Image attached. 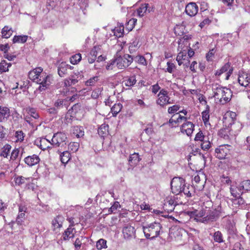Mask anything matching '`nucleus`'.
I'll list each match as a JSON object with an SVG mask.
<instances>
[{
    "label": "nucleus",
    "instance_id": "nucleus-1",
    "mask_svg": "<svg viewBox=\"0 0 250 250\" xmlns=\"http://www.w3.org/2000/svg\"><path fill=\"white\" fill-rule=\"evenodd\" d=\"M191 214L194 216V220L197 222L208 224L216 221L221 215V207L218 206L217 208L211 210L204 204L201 210H195L191 212Z\"/></svg>",
    "mask_w": 250,
    "mask_h": 250
},
{
    "label": "nucleus",
    "instance_id": "nucleus-2",
    "mask_svg": "<svg viewBox=\"0 0 250 250\" xmlns=\"http://www.w3.org/2000/svg\"><path fill=\"white\" fill-rule=\"evenodd\" d=\"M212 90L213 97L220 104H225L231 100L232 94L230 89L215 83L212 84Z\"/></svg>",
    "mask_w": 250,
    "mask_h": 250
},
{
    "label": "nucleus",
    "instance_id": "nucleus-3",
    "mask_svg": "<svg viewBox=\"0 0 250 250\" xmlns=\"http://www.w3.org/2000/svg\"><path fill=\"white\" fill-rule=\"evenodd\" d=\"M133 55L125 54L123 57L117 55L115 59L110 61L106 66L107 70H112L113 66L116 65L119 69H124L128 67L133 61Z\"/></svg>",
    "mask_w": 250,
    "mask_h": 250
},
{
    "label": "nucleus",
    "instance_id": "nucleus-4",
    "mask_svg": "<svg viewBox=\"0 0 250 250\" xmlns=\"http://www.w3.org/2000/svg\"><path fill=\"white\" fill-rule=\"evenodd\" d=\"M143 229L146 238L150 240L155 239L163 232L162 225L157 222L144 226Z\"/></svg>",
    "mask_w": 250,
    "mask_h": 250
},
{
    "label": "nucleus",
    "instance_id": "nucleus-5",
    "mask_svg": "<svg viewBox=\"0 0 250 250\" xmlns=\"http://www.w3.org/2000/svg\"><path fill=\"white\" fill-rule=\"evenodd\" d=\"M67 137L63 132H57L54 134L52 139V145L54 147H63L66 145Z\"/></svg>",
    "mask_w": 250,
    "mask_h": 250
},
{
    "label": "nucleus",
    "instance_id": "nucleus-6",
    "mask_svg": "<svg viewBox=\"0 0 250 250\" xmlns=\"http://www.w3.org/2000/svg\"><path fill=\"white\" fill-rule=\"evenodd\" d=\"M185 186V181L181 177H174L171 181L172 192L175 194L182 193V189Z\"/></svg>",
    "mask_w": 250,
    "mask_h": 250
},
{
    "label": "nucleus",
    "instance_id": "nucleus-7",
    "mask_svg": "<svg viewBox=\"0 0 250 250\" xmlns=\"http://www.w3.org/2000/svg\"><path fill=\"white\" fill-rule=\"evenodd\" d=\"M39 81L36 83L40 84L38 89L40 91L45 90L52 83L53 78L51 75H46L45 73L40 77Z\"/></svg>",
    "mask_w": 250,
    "mask_h": 250
},
{
    "label": "nucleus",
    "instance_id": "nucleus-8",
    "mask_svg": "<svg viewBox=\"0 0 250 250\" xmlns=\"http://www.w3.org/2000/svg\"><path fill=\"white\" fill-rule=\"evenodd\" d=\"M158 99L156 103L161 106H164L168 104H172L173 102L170 101V98L168 96V92L165 89H162L158 95Z\"/></svg>",
    "mask_w": 250,
    "mask_h": 250
},
{
    "label": "nucleus",
    "instance_id": "nucleus-9",
    "mask_svg": "<svg viewBox=\"0 0 250 250\" xmlns=\"http://www.w3.org/2000/svg\"><path fill=\"white\" fill-rule=\"evenodd\" d=\"M230 146L223 145L219 146L215 150V156L219 159H225L229 152Z\"/></svg>",
    "mask_w": 250,
    "mask_h": 250
},
{
    "label": "nucleus",
    "instance_id": "nucleus-10",
    "mask_svg": "<svg viewBox=\"0 0 250 250\" xmlns=\"http://www.w3.org/2000/svg\"><path fill=\"white\" fill-rule=\"evenodd\" d=\"M236 114L232 111H228L224 115L223 121L226 126L229 127L234 123L236 120Z\"/></svg>",
    "mask_w": 250,
    "mask_h": 250
},
{
    "label": "nucleus",
    "instance_id": "nucleus-11",
    "mask_svg": "<svg viewBox=\"0 0 250 250\" xmlns=\"http://www.w3.org/2000/svg\"><path fill=\"white\" fill-rule=\"evenodd\" d=\"M35 144L42 150L52 148V141L50 142L45 138H38L35 141Z\"/></svg>",
    "mask_w": 250,
    "mask_h": 250
},
{
    "label": "nucleus",
    "instance_id": "nucleus-12",
    "mask_svg": "<svg viewBox=\"0 0 250 250\" xmlns=\"http://www.w3.org/2000/svg\"><path fill=\"white\" fill-rule=\"evenodd\" d=\"M194 129V125L191 122L186 121L180 127L181 132L188 136L191 135Z\"/></svg>",
    "mask_w": 250,
    "mask_h": 250
},
{
    "label": "nucleus",
    "instance_id": "nucleus-13",
    "mask_svg": "<svg viewBox=\"0 0 250 250\" xmlns=\"http://www.w3.org/2000/svg\"><path fill=\"white\" fill-rule=\"evenodd\" d=\"M43 69L42 67H37L29 72L28 76L29 78L35 83L38 82L40 77L42 76Z\"/></svg>",
    "mask_w": 250,
    "mask_h": 250
},
{
    "label": "nucleus",
    "instance_id": "nucleus-14",
    "mask_svg": "<svg viewBox=\"0 0 250 250\" xmlns=\"http://www.w3.org/2000/svg\"><path fill=\"white\" fill-rule=\"evenodd\" d=\"M88 239L86 237L79 236L73 241L74 250H82L85 247L86 240Z\"/></svg>",
    "mask_w": 250,
    "mask_h": 250
},
{
    "label": "nucleus",
    "instance_id": "nucleus-15",
    "mask_svg": "<svg viewBox=\"0 0 250 250\" xmlns=\"http://www.w3.org/2000/svg\"><path fill=\"white\" fill-rule=\"evenodd\" d=\"M122 232L125 239H129L135 237V228L130 225H127L125 226L123 229Z\"/></svg>",
    "mask_w": 250,
    "mask_h": 250
},
{
    "label": "nucleus",
    "instance_id": "nucleus-16",
    "mask_svg": "<svg viewBox=\"0 0 250 250\" xmlns=\"http://www.w3.org/2000/svg\"><path fill=\"white\" fill-rule=\"evenodd\" d=\"M81 77L79 73H75L74 75H71L68 78L64 80L63 83L65 86H70L74 85L78 82V79Z\"/></svg>",
    "mask_w": 250,
    "mask_h": 250
},
{
    "label": "nucleus",
    "instance_id": "nucleus-17",
    "mask_svg": "<svg viewBox=\"0 0 250 250\" xmlns=\"http://www.w3.org/2000/svg\"><path fill=\"white\" fill-rule=\"evenodd\" d=\"M238 81L241 85L247 87L250 83V75L246 72H242L239 75Z\"/></svg>",
    "mask_w": 250,
    "mask_h": 250
},
{
    "label": "nucleus",
    "instance_id": "nucleus-18",
    "mask_svg": "<svg viewBox=\"0 0 250 250\" xmlns=\"http://www.w3.org/2000/svg\"><path fill=\"white\" fill-rule=\"evenodd\" d=\"M149 5L148 3H144L141 4L140 7L137 10L138 15L140 17H142L145 15L147 11H148V12L153 11L154 10L153 7H149Z\"/></svg>",
    "mask_w": 250,
    "mask_h": 250
},
{
    "label": "nucleus",
    "instance_id": "nucleus-19",
    "mask_svg": "<svg viewBox=\"0 0 250 250\" xmlns=\"http://www.w3.org/2000/svg\"><path fill=\"white\" fill-rule=\"evenodd\" d=\"M198 11V7L195 3L191 2L186 7V12L188 15L192 17L196 15Z\"/></svg>",
    "mask_w": 250,
    "mask_h": 250
},
{
    "label": "nucleus",
    "instance_id": "nucleus-20",
    "mask_svg": "<svg viewBox=\"0 0 250 250\" xmlns=\"http://www.w3.org/2000/svg\"><path fill=\"white\" fill-rule=\"evenodd\" d=\"M40 161L39 157L35 154L28 156L24 159V162L29 167H32L38 164Z\"/></svg>",
    "mask_w": 250,
    "mask_h": 250
},
{
    "label": "nucleus",
    "instance_id": "nucleus-21",
    "mask_svg": "<svg viewBox=\"0 0 250 250\" xmlns=\"http://www.w3.org/2000/svg\"><path fill=\"white\" fill-rule=\"evenodd\" d=\"M71 66L64 63H61L58 68V73L61 77H63L68 74V70L71 69Z\"/></svg>",
    "mask_w": 250,
    "mask_h": 250
},
{
    "label": "nucleus",
    "instance_id": "nucleus-22",
    "mask_svg": "<svg viewBox=\"0 0 250 250\" xmlns=\"http://www.w3.org/2000/svg\"><path fill=\"white\" fill-rule=\"evenodd\" d=\"M176 203L172 199L167 198L164 204L163 208L167 212H170L174 210Z\"/></svg>",
    "mask_w": 250,
    "mask_h": 250
},
{
    "label": "nucleus",
    "instance_id": "nucleus-23",
    "mask_svg": "<svg viewBox=\"0 0 250 250\" xmlns=\"http://www.w3.org/2000/svg\"><path fill=\"white\" fill-rule=\"evenodd\" d=\"M10 109L6 106H0V122L7 120L10 116Z\"/></svg>",
    "mask_w": 250,
    "mask_h": 250
},
{
    "label": "nucleus",
    "instance_id": "nucleus-24",
    "mask_svg": "<svg viewBox=\"0 0 250 250\" xmlns=\"http://www.w3.org/2000/svg\"><path fill=\"white\" fill-rule=\"evenodd\" d=\"M63 221L64 218L61 215H58L54 218L52 222V225L54 227V229L55 230L61 228Z\"/></svg>",
    "mask_w": 250,
    "mask_h": 250
},
{
    "label": "nucleus",
    "instance_id": "nucleus-25",
    "mask_svg": "<svg viewBox=\"0 0 250 250\" xmlns=\"http://www.w3.org/2000/svg\"><path fill=\"white\" fill-rule=\"evenodd\" d=\"M230 192L231 195L235 198L240 197L243 193V191H242L240 186L239 187L231 186L230 188Z\"/></svg>",
    "mask_w": 250,
    "mask_h": 250
},
{
    "label": "nucleus",
    "instance_id": "nucleus-26",
    "mask_svg": "<svg viewBox=\"0 0 250 250\" xmlns=\"http://www.w3.org/2000/svg\"><path fill=\"white\" fill-rule=\"evenodd\" d=\"M74 228H73L70 226L64 232L63 234V239L64 240H69L70 238H73L74 236L73 230Z\"/></svg>",
    "mask_w": 250,
    "mask_h": 250
},
{
    "label": "nucleus",
    "instance_id": "nucleus-27",
    "mask_svg": "<svg viewBox=\"0 0 250 250\" xmlns=\"http://www.w3.org/2000/svg\"><path fill=\"white\" fill-rule=\"evenodd\" d=\"M58 152L60 153V159L62 163H67L71 158L70 153L68 151H65L61 152L58 150Z\"/></svg>",
    "mask_w": 250,
    "mask_h": 250
},
{
    "label": "nucleus",
    "instance_id": "nucleus-28",
    "mask_svg": "<svg viewBox=\"0 0 250 250\" xmlns=\"http://www.w3.org/2000/svg\"><path fill=\"white\" fill-rule=\"evenodd\" d=\"M98 133L102 138H104L108 134V126L105 124H103L99 127Z\"/></svg>",
    "mask_w": 250,
    "mask_h": 250
},
{
    "label": "nucleus",
    "instance_id": "nucleus-29",
    "mask_svg": "<svg viewBox=\"0 0 250 250\" xmlns=\"http://www.w3.org/2000/svg\"><path fill=\"white\" fill-rule=\"evenodd\" d=\"M31 177L25 178L23 176H19L15 178V182L16 185L21 186L24 184H27L30 182Z\"/></svg>",
    "mask_w": 250,
    "mask_h": 250
},
{
    "label": "nucleus",
    "instance_id": "nucleus-30",
    "mask_svg": "<svg viewBox=\"0 0 250 250\" xmlns=\"http://www.w3.org/2000/svg\"><path fill=\"white\" fill-rule=\"evenodd\" d=\"M200 177L199 175H196L194 176L192 181L193 184L199 190L203 188L204 186V182H202L200 183Z\"/></svg>",
    "mask_w": 250,
    "mask_h": 250
},
{
    "label": "nucleus",
    "instance_id": "nucleus-31",
    "mask_svg": "<svg viewBox=\"0 0 250 250\" xmlns=\"http://www.w3.org/2000/svg\"><path fill=\"white\" fill-rule=\"evenodd\" d=\"M11 149V146L9 144H6L0 150V156L7 158Z\"/></svg>",
    "mask_w": 250,
    "mask_h": 250
},
{
    "label": "nucleus",
    "instance_id": "nucleus-32",
    "mask_svg": "<svg viewBox=\"0 0 250 250\" xmlns=\"http://www.w3.org/2000/svg\"><path fill=\"white\" fill-rule=\"evenodd\" d=\"M72 133L73 135L77 138H80L84 135L83 129L81 126H74L73 129Z\"/></svg>",
    "mask_w": 250,
    "mask_h": 250
},
{
    "label": "nucleus",
    "instance_id": "nucleus-33",
    "mask_svg": "<svg viewBox=\"0 0 250 250\" xmlns=\"http://www.w3.org/2000/svg\"><path fill=\"white\" fill-rule=\"evenodd\" d=\"M125 85L126 86L131 87L133 86L136 83L135 76H132L126 78L123 82Z\"/></svg>",
    "mask_w": 250,
    "mask_h": 250
},
{
    "label": "nucleus",
    "instance_id": "nucleus-34",
    "mask_svg": "<svg viewBox=\"0 0 250 250\" xmlns=\"http://www.w3.org/2000/svg\"><path fill=\"white\" fill-rule=\"evenodd\" d=\"M230 67V64L229 62H228L226 63L223 66H222V68L220 69L223 73H224L229 70V72L227 73V75L226 78V80H228L229 79L230 75L232 73L233 69L232 67Z\"/></svg>",
    "mask_w": 250,
    "mask_h": 250
},
{
    "label": "nucleus",
    "instance_id": "nucleus-35",
    "mask_svg": "<svg viewBox=\"0 0 250 250\" xmlns=\"http://www.w3.org/2000/svg\"><path fill=\"white\" fill-rule=\"evenodd\" d=\"M13 31L11 28L7 26H5L1 30L2 37L5 39H8L12 35Z\"/></svg>",
    "mask_w": 250,
    "mask_h": 250
},
{
    "label": "nucleus",
    "instance_id": "nucleus-36",
    "mask_svg": "<svg viewBox=\"0 0 250 250\" xmlns=\"http://www.w3.org/2000/svg\"><path fill=\"white\" fill-rule=\"evenodd\" d=\"M213 239L214 241L216 243H221L224 242L223 234L219 230L215 231L213 233Z\"/></svg>",
    "mask_w": 250,
    "mask_h": 250
},
{
    "label": "nucleus",
    "instance_id": "nucleus-37",
    "mask_svg": "<svg viewBox=\"0 0 250 250\" xmlns=\"http://www.w3.org/2000/svg\"><path fill=\"white\" fill-rule=\"evenodd\" d=\"M137 21V20L136 19L132 18L125 24V29L127 30L128 32L134 28Z\"/></svg>",
    "mask_w": 250,
    "mask_h": 250
},
{
    "label": "nucleus",
    "instance_id": "nucleus-38",
    "mask_svg": "<svg viewBox=\"0 0 250 250\" xmlns=\"http://www.w3.org/2000/svg\"><path fill=\"white\" fill-rule=\"evenodd\" d=\"M201 148L204 150H208L211 147V142L209 141L208 136L205 138V139L202 141L201 144Z\"/></svg>",
    "mask_w": 250,
    "mask_h": 250
},
{
    "label": "nucleus",
    "instance_id": "nucleus-39",
    "mask_svg": "<svg viewBox=\"0 0 250 250\" xmlns=\"http://www.w3.org/2000/svg\"><path fill=\"white\" fill-rule=\"evenodd\" d=\"M129 163L131 165H136L140 161L138 154L134 153L131 155L128 160Z\"/></svg>",
    "mask_w": 250,
    "mask_h": 250
},
{
    "label": "nucleus",
    "instance_id": "nucleus-40",
    "mask_svg": "<svg viewBox=\"0 0 250 250\" xmlns=\"http://www.w3.org/2000/svg\"><path fill=\"white\" fill-rule=\"evenodd\" d=\"M122 105L120 103L115 104L111 107V111L114 116H116L118 113L121 110Z\"/></svg>",
    "mask_w": 250,
    "mask_h": 250
},
{
    "label": "nucleus",
    "instance_id": "nucleus-41",
    "mask_svg": "<svg viewBox=\"0 0 250 250\" xmlns=\"http://www.w3.org/2000/svg\"><path fill=\"white\" fill-rule=\"evenodd\" d=\"M243 192L250 191V180H247L242 182L239 185Z\"/></svg>",
    "mask_w": 250,
    "mask_h": 250
},
{
    "label": "nucleus",
    "instance_id": "nucleus-42",
    "mask_svg": "<svg viewBox=\"0 0 250 250\" xmlns=\"http://www.w3.org/2000/svg\"><path fill=\"white\" fill-rule=\"evenodd\" d=\"M133 60L139 64L143 65L144 66L146 65L147 62L145 58L142 55H136L133 57Z\"/></svg>",
    "mask_w": 250,
    "mask_h": 250
},
{
    "label": "nucleus",
    "instance_id": "nucleus-43",
    "mask_svg": "<svg viewBox=\"0 0 250 250\" xmlns=\"http://www.w3.org/2000/svg\"><path fill=\"white\" fill-rule=\"evenodd\" d=\"M11 66V63H7L5 60L2 61L0 63V72L2 73L8 71Z\"/></svg>",
    "mask_w": 250,
    "mask_h": 250
},
{
    "label": "nucleus",
    "instance_id": "nucleus-44",
    "mask_svg": "<svg viewBox=\"0 0 250 250\" xmlns=\"http://www.w3.org/2000/svg\"><path fill=\"white\" fill-rule=\"evenodd\" d=\"M27 39V36H15L13 39V43H24Z\"/></svg>",
    "mask_w": 250,
    "mask_h": 250
},
{
    "label": "nucleus",
    "instance_id": "nucleus-45",
    "mask_svg": "<svg viewBox=\"0 0 250 250\" xmlns=\"http://www.w3.org/2000/svg\"><path fill=\"white\" fill-rule=\"evenodd\" d=\"M186 54L187 52L186 51H181L178 53L176 57V61L179 65H181L182 64V60H185L186 59Z\"/></svg>",
    "mask_w": 250,
    "mask_h": 250
},
{
    "label": "nucleus",
    "instance_id": "nucleus-46",
    "mask_svg": "<svg viewBox=\"0 0 250 250\" xmlns=\"http://www.w3.org/2000/svg\"><path fill=\"white\" fill-rule=\"evenodd\" d=\"M124 31V27L123 25H121L118 27H116L114 30V35L118 38L121 37L123 36Z\"/></svg>",
    "mask_w": 250,
    "mask_h": 250
},
{
    "label": "nucleus",
    "instance_id": "nucleus-47",
    "mask_svg": "<svg viewBox=\"0 0 250 250\" xmlns=\"http://www.w3.org/2000/svg\"><path fill=\"white\" fill-rule=\"evenodd\" d=\"M81 54L78 53L72 56L70 58V61L72 64H75L78 63L81 60Z\"/></svg>",
    "mask_w": 250,
    "mask_h": 250
},
{
    "label": "nucleus",
    "instance_id": "nucleus-48",
    "mask_svg": "<svg viewBox=\"0 0 250 250\" xmlns=\"http://www.w3.org/2000/svg\"><path fill=\"white\" fill-rule=\"evenodd\" d=\"M96 247L98 250H102V249L107 248L106 241L103 239H100L97 241Z\"/></svg>",
    "mask_w": 250,
    "mask_h": 250
},
{
    "label": "nucleus",
    "instance_id": "nucleus-49",
    "mask_svg": "<svg viewBox=\"0 0 250 250\" xmlns=\"http://www.w3.org/2000/svg\"><path fill=\"white\" fill-rule=\"evenodd\" d=\"M98 80L99 79L98 76H94L85 82V85L86 86L94 85Z\"/></svg>",
    "mask_w": 250,
    "mask_h": 250
},
{
    "label": "nucleus",
    "instance_id": "nucleus-50",
    "mask_svg": "<svg viewBox=\"0 0 250 250\" xmlns=\"http://www.w3.org/2000/svg\"><path fill=\"white\" fill-rule=\"evenodd\" d=\"M15 137L17 138L16 142H21L23 141L24 135L23 132L21 130L17 131L15 133Z\"/></svg>",
    "mask_w": 250,
    "mask_h": 250
},
{
    "label": "nucleus",
    "instance_id": "nucleus-51",
    "mask_svg": "<svg viewBox=\"0 0 250 250\" xmlns=\"http://www.w3.org/2000/svg\"><path fill=\"white\" fill-rule=\"evenodd\" d=\"M79 147V144L77 142L70 143L68 145V148L71 149L73 152H76Z\"/></svg>",
    "mask_w": 250,
    "mask_h": 250
},
{
    "label": "nucleus",
    "instance_id": "nucleus-52",
    "mask_svg": "<svg viewBox=\"0 0 250 250\" xmlns=\"http://www.w3.org/2000/svg\"><path fill=\"white\" fill-rule=\"evenodd\" d=\"M102 91V88L99 87L94 89L91 94V97L93 99H97L101 95Z\"/></svg>",
    "mask_w": 250,
    "mask_h": 250
},
{
    "label": "nucleus",
    "instance_id": "nucleus-53",
    "mask_svg": "<svg viewBox=\"0 0 250 250\" xmlns=\"http://www.w3.org/2000/svg\"><path fill=\"white\" fill-rule=\"evenodd\" d=\"M216 52V49L213 48L210 49L206 55V58L208 61H211L213 60V57L215 53Z\"/></svg>",
    "mask_w": 250,
    "mask_h": 250
},
{
    "label": "nucleus",
    "instance_id": "nucleus-54",
    "mask_svg": "<svg viewBox=\"0 0 250 250\" xmlns=\"http://www.w3.org/2000/svg\"><path fill=\"white\" fill-rule=\"evenodd\" d=\"M180 106L179 105H174L168 108L167 112L169 114H174L180 109Z\"/></svg>",
    "mask_w": 250,
    "mask_h": 250
},
{
    "label": "nucleus",
    "instance_id": "nucleus-55",
    "mask_svg": "<svg viewBox=\"0 0 250 250\" xmlns=\"http://www.w3.org/2000/svg\"><path fill=\"white\" fill-rule=\"evenodd\" d=\"M101 48L100 46H94L93 49L91 50L89 53V55L91 56V57H97V56L98 54L99 51L100 50Z\"/></svg>",
    "mask_w": 250,
    "mask_h": 250
},
{
    "label": "nucleus",
    "instance_id": "nucleus-56",
    "mask_svg": "<svg viewBox=\"0 0 250 250\" xmlns=\"http://www.w3.org/2000/svg\"><path fill=\"white\" fill-rule=\"evenodd\" d=\"M207 137V136H205L203 135V133L201 131H200L198 133L196 134L195 137L194 138V140L196 141H200L202 142Z\"/></svg>",
    "mask_w": 250,
    "mask_h": 250
},
{
    "label": "nucleus",
    "instance_id": "nucleus-57",
    "mask_svg": "<svg viewBox=\"0 0 250 250\" xmlns=\"http://www.w3.org/2000/svg\"><path fill=\"white\" fill-rule=\"evenodd\" d=\"M202 118L204 123H207L209 120V115L208 111L207 110L204 111L202 112Z\"/></svg>",
    "mask_w": 250,
    "mask_h": 250
},
{
    "label": "nucleus",
    "instance_id": "nucleus-58",
    "mask_svg": "<svg viewBox=\"0 0 250 250\" xmlns=\"http://www.w3.org/2000/svg\"><path fill=\"white\" fill-rule=\"evenodd\" d=\"M25 213L19 212V214L17 218L16 221L19 224H21L23 222V219L24 218Z\"/></svg>",
    "mask_w": 250,
    "mask_h": 250
},
{
    "label": "nucleus",
    "instance_id": "nucleus-59",
    "mask_svg": "<svg viewBox=\"0 0 250 250\" xmlns=\"http://www.w3.org/2000/svg\"><path fill=\"white\" fill-rule=\"evenodd\" d=\"M137 50V44H135V42H133L132 44L129 46V51L130 54H133Z\"/></svg>",
    "mask_w": 250,
    "mask_h": 250
},
{
    "label": "nucleus",
    "instance_id": "nucleus-60",
    "mask_svg": "<svg viewBox=\"0 0 250 250\" xmlns=\"http://www.w3.org/2000/svg\"><path fill=\"white\" fill-rule=\"evenodd\" d=\"M28 114L34 119H38L39 117L38 114L36 112L35 109L31 108L29 110Z\"/></svg>",
    "mask_w": 250,
    "mask_h": 250
},
{
    "label": "nucleus",
    "instance_id": "nucleus-61",
    "mask_svg": "<svg viewBox=\"0 0 250 250\" xmlns=\"http://www.w3.org/2000/svg\"><path fill=\"white\" fill-rule=\"evenodd\" d=\"M120 206L119 203L118 202H116L109 208V211H110L111 213H113L114 211H115Z\"/></svg>",
    "mask_w": 250,
    "mask_h": 250
},
{
    "label": "nucleus",
    "instance_id": "nucleus-62",
    "mask_svg": "<svg viewBox=\"0 0 250 250\" xmlns=\"http://www.w3.org/2000/svg\"><path fill=\"white\" fill-rule=\"evenodd\" d=\"M244 149L250 151V137H248L244 142Z\"/></svg>",
    "mask_w": 250,
    "mask_h": 250
},
{
    "label": "nucleus",
    "instance_id": "nucleus-63",
    "mask_svg": "<svg viewBox=\"0 0 250 250\" xmlns=\"http://www.w3.org/2000/svg\"><path fill=\"white\" fill-rule=\"evenodd\" d=\"M19 153V150L18 149H14L11 155V159L12 160H15L18 157Z\"/></svg>",
    "mask_w": 250,
    "mask_h": 250
},
{
    "label": "nucleus",
    "instance_id": "nucleus-64",
    "mask_svg": "<svg viewBox=\"0 0 250 250\" xmlns=\"http://www.w3.org/2000/svg\"><path fill=\"white\" fill-rule=\"evenodd\" d=\"M211 21L210 20L206 18L204 20H203L199 24V26L201 28L204 27L206 25H208L210 23Z\"/></svg>",
    "mask_w": 250,
    "mask_h": 250
}]
</instances>
